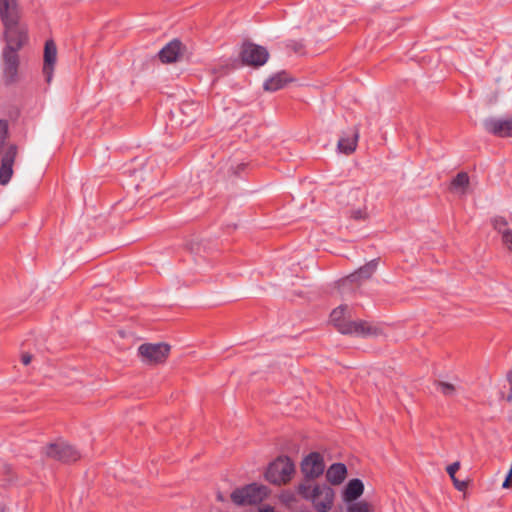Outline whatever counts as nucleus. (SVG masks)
Here are the masks:
<instances>
[{
	"instance_id": "dca6fc26",
	"label": "nucleus",
	"mask_w": 512,
	"mask_h": 512,
	"mask_svg": "<svg viewBox=\"0 0 512 512\" xmlns=\"http://www.w3.org/2000/svg\"><path fill=\"white\" fill-rule=\"evenodd\" d=\"M364 492V484L362 480L354 478L348 481L342 492V499L345 503L350 504L356 501Z\"/></svg>"
},
{
	"instance_id": "0eeeda50",
	"label": "nucleus",
	"mask_w": 512,
	"mask_h": 512,
	"mask_svg": "<svg viewBox=\"0 0 512 512\" xmlns=\"http://www.w3.org/2000/svg\"><path fill=\"white\" fill-rule=\"evenodd\" d=\"M325 464L323 456L318 452H311L301 462V471L305 477L304 481L311 483L324 472Z\"/></svg>"
},
{
	"instance_id": "6ab92c4d",
	"label": "nucleus",
	"mask_w": 512,
	"mask_h": 512,
	"mask_svg": "<svg viewBox=\"0 0 512 512\" xmlns=\"http://www.w3.org/2000/svg\"><path fill=\"white\" fill-rule=\"evenodd\" d=\"M358 138L359 132L355 128L350 135L341 137L338 140L337 147L339 151L346 155L353 153L356 149Z\"/></svg>"
},
{
	"instance_id": "72a5a7b5",
	"label": "nucleus",
	"mask_w": 512,
	"mask_h": 512,
	"mask_svg": "<svg viewBox=\"0 0 512 512\" xmlns=\"http://www.w3.org/2000/svg\"><path fill=\"white\" fill-rule=\"evenodd\" d=\"M507 381L512 388V369L507 373Z\"/></svg>"
},
{
	"instance_id": "412c9836",
	"label": "nucleus",
	"mask_w": 512,
	"mask_h": 512,
	"mask_svg": "<svg viewBox=\"0 0 512 512\" xmlns=\"http://www.w3.org/2000/svg\"><path fill=\"white\" fill-rule=\"evenodd\" d=\"M469 185V176L466 172H459L451 181L452 189H465Z\"/></svg>"
},
{
	"instance_id": "7c9ffc66",
	"label": "nucleus",
	"mask_w": 512,
	"mask_h": 512,
	"mask_svg": "<svg viewBox=\"0 0 512 512\" xmlns=\"http://www.w3.org/2000/svg\"><path fill=\"white\" fill-rule=\"evenodd\" d=\"M257 512H275L274 508L270 505H264L259 507Z\"/></svg>"
},
{
	"instance_id": "bb28decb",
	"label": "nucleus",
	"mask_w": 512,
	"mask_h": 512,
	"mask_svg": "<svg viewBox=\"0 0 512 512\" xmlns=\"http://www.w3.org/2000/svg\"><path fill=\"white\" fill-rule=\"evenodd\" d=\"M459 468H460L459 462H454L447 467V473L449 474V476L451 477L452 480L456 478L455 474L459 470Z\"/></svg>"
},
{
	"instance_id": "4468645a",
	"label": "nucleus",
	"mask_w": 512,
	"mask_h": 512,
	"mask_svg": "<svg viewBox=\"0 0 512 512\" xmlns=\"http://www.w3.org/2000/svg\"><path fill=\"white\" fill-rule=\"evenodd\" d=\"M182 48L181 41L173 39L158 52L159 59L162 63L176 62L182 53Z\"/></svg>"
},
{
	"instance_id": "7ed1b4c3",
	"label": "nucleus",
	"mask_w": 512,
	"mask_h": 512,
	"mask_svg": "<svg viewBox=\"0 0 512 512\" xmlns=\"http://www.w3.org/2000/svg\"><path fill=\"white\" fill-rule=\"evenodd\" d=\"M270 493L266 485L253 482L235 488L230 494V500L238 507L256 506L266 500Z\"/></svg>"
},
{
	"instance_id": "f03ea898",
	"label": "nucleus",
	"mask_w": 512,
	"mask_h": 512,
	"mask_svg": "<svg viewBox=\"0 0 512 512\" xmlns=\"http://www.w3.org/2000/svg\"><path fill=\"white\" fill-rule=\"evenodd\" d=\"M297 493L303 499L312 502L316 512H328L334 501V490L327 484L312 485L303 481L297 486Z\"/></svg>"
},
{
	"instance_id": "4be33fe9",
	"label": "nucleus",
	"mask_w": 512,
	"mask_h": 512,
	"mask_svg": "<svg viewBox=\"0 0 512 512\" xmlns=\"http://www.w3.org/2000/svg\"><path fill=\"white\" fill-rule=\"evenodd\" d=\"M373 510L372 505L363 500L356 503H350L347 512H371Z\"/></svg>"
},
{
	"instance_id": "39448f33",
	"label": "nucleus",
	"mask_w": 512,
	"mask_h": 512,
	"mask_svg": "<svg viewBox=\"0 0 512 512\" xmlns=\"http://www.w3.org/2000/svg\"><path fill=\"white\" fill-rule=\"evenodd\" d=\"M5 27L6 47L19 51L28 41V29L19 23V16L2 21Z\"/></svg>"
},
{
	"instance_id": "c756f323",
	"label": "nucleus",
	"mask_w": 512,
	"mask_h": 512,
	"mask_svg": "<svg viewBox=\"0 0 512 512\" xmlns=\"http://www.w3.org/2000/svg\"><path fill=\"white\" fill-rule=\"evenodd\" d=\"M281 498L283 502L289 503L294 500V495L292 493L286 492L282 494Z\"/></svg>"
},
{
	"instance_id": "b1692460",
	"label": "nucleus",
	"mask_w": 512,
	"mask_h": 512,
	"mask_svg": "<svg viewBox=\"0 0 512 512\" xmlns=\"http://www.w3.org/2000/svg\"><path fill=\"white\" fill-rule=\"evenodd\" d=\"M285 48L292 50L295 53H302L304 44L302 41L288 40L284 43Z\"/></svg>"
},
{
	"instance_id": "cd10ccee",
	"label": "nucleus",
	"mask_w": 512,
	"mask_h": 512,
	"mask_svg": "<svg viewBox=\"0 0 512 512\" xmlns=\"http://www.w3.org/2000/svg\"><path fill=\"white\" fill-rule=\"evenodd\" d=\"M452 481L459 491H464L467 487L466 481H459L457 478L453 479Z\"/></svg>"
},
{
	"instance_id": "f257e3e1",
	"label": "nucleus",
	"mask_w": 512,
	"mask_h": 512,
	"mask_svg": "<svg viewBox=\"0 0 512 512\" xmlns=\"http://www.w3.org/2000/svg\"><path fill=\"white\" fill-rule=\"evenodd\" d=\"M347 308V305H340L330 314V322L334 325L338 332L344 335H355L360 337L377 335L379 333V329L375 326H372L367 321H352L346 319L345 312Z\"/></svg>"
},
{
	"instance_id": "aec40b11",
	"label": "nucleus",
	"mask_w": 512,
	"mask_h": 512,
	"mask_svg": "<svg viewBox=\"0 0 512 512\" xmlns=\"http://www.w3.org/2000/svg\"><path fill=\"white\" fill-rule=\"evenodd\" d=\"M19 16L16 0H0L1 21Z\"/></svg>"
},
{
	"instance_id": "20e7f679",
	"label": "nucleus",
	"mask_w": 512,
	"mask_h": 512,
	"mask_svg": "<svg viewBox=\"0 0 512 512\" xmlns=\"http://www.w3.org/2000/svg\"><path fill=\"white\" fill-rule=\"evenodd\" d=\"M295 472V465L288 456H279L271 462L265 472V479L275 485L288 483Z\"/></svg>"
},
{
	"instance_id": "393cba45",
	"label": "nucleus",
	"mask_w": 512,
	"mask_h": 512,
	"mask_svg": "<svg viewBox=\"0 0 512 512\" xmlns=\"http://www.w3.org/2000/svg\"><path fill=\"white\" fill-rule=\"evenodd\" d=\"M502 241L507 249L512 251V229H506L502 232Z\"/></svg>"
},
{
	"instance_id": "9d476101",
	"label": "nucleus",
	"mask_w": 512,
	"mask_h": 512,
	"mask_svg": "<svg viewBox=\"0 0 512 512\" xmlns=\"http://www.w3.org/2000/svg\"><path fill=\"white\" fill-rule=\"evenodd\" d=\"M3 75L6 83H14L18 76L19 55L13 48L3 49Z\"/></svg>"
},
{
	"instance_id": "f8f14e48",
	"label": "nucleus",
	"mask_w": 512,
	"mask_h": 512,
	"mask_svg": "<svg viewBox=\"0 0 512 512\" xmlns=\"http://www.w3.org/2000/svg\"><path fill=\"white\" fill-rule=\"evenodd\" d=\"M17 155V146L11 144L7 147L1 158L0 165V184L6 185L9 183L13 175V164Z\"/></svg>"
},
{
	"instance_id": "2f4dec72",
	"label": "nucleus",
	"mask_w": 512,
	"mask_h": 512,
	"mask_svg": "<svg viewBox=\"0 0 512 512\" xmlns=\"http://www.w3.org/2000/svg\"><path fill=\"white\" fill-rule=\"evenodd\" d=\"M21 360L24 365H28L32 360V356L30 354H23Z\"/></svg>"
},
{
	"instance_id": "1a4fd4ad",
	"label": "nucleus",
	"mask_w": 512,
	"mask_h": 512,
	"mask_svg": "<svg viewBox=\"0 0 512 512\" xmlns=\"http://www.w3.org/2000/svg\"><path fill=\"white\" fill-rule=\"evenodd\" d=\"M170 351V346L165 343H145L139 346V355L146 363H160L163 362Z\"/></svg>"
},
{
	"instance_id": "f3484780",
	"label": "nucleus",
	"mask_w": 512,
	"mask_h": 512,
	"mask_svg": "<svg viewBox=\"0 0 512 512\" xmlns=\"http://www.w3.org/2000/svg\"><path fill=\"white\" fill-rule=\"evenodd\" d=\"M347 476V467L343 463H333L326 471V479L332 485H340Z\"/></svg>"
},
{
	"instance_id": "a878e982",
	"label": "nucleus",
	"mask_w": 512,
	"mask_h": 512,
	"mask_svg": "<svg viewBox=\"0 0 512 512\" xmlns=\"http://www.w3.org/2000/svg\"><path fill=\"white\" fill-rule=\"evenodd\" d=\"M506 225H507V221H506L504 218H502V217L496 218V219L494 220V228H495L496 230H498L501 234H502V232L505 230V229H503V228H504Z\"/></svg>"
},
{
	"instance_id": "c9c22d12",
	"label": "nucleus",
	"mask_w": 512,
	"mask_h": 512,
	"mask_svg": "<svg viewBox=\"0 0 512 512\" xmlns=\"http://www.w3.org/2000/svg\"><path fill=\"white\" fill-rule=\"evenodd\" d=\"M217 499H218L219 501H223V497H222V495H221L220 493H218V495H217Z\"/></svg>"
},
{
	"instance_id": "6e6552de",
	"label": "nucleus",
	"mask_w": 512,
	"mask_h": 512,
	"mask_svg": "<svg viewBox=\"0 0 512 512\" xmlns=\"http://www.w3.org/2000/svg\"><path fill=\"white\" fill-rule=\"evenodd\" d=\"M46 455L49 458L70 463L80 458V453L71 445L65 442L51 443L46 447Z\"/></svg>"
},
{
	"instance_id": "a211bd4d",
	"label": "nucleus",
	"mask_w": 512,
	"mask_h": 512,
	"mask_svg": "<svg viewBox=\"0 0 512 512\" xmlns=\"http://www.w3.org/2000/svg\"><path fill=\"white\" fill-rule=\"evenodd\" d=\"M378 259H373L348 276L351 282L369 279L376 271Z\"/></svg>"
},
{
	"instance_id": "473e14b6",
	"label": "nucleus",
	"mask_w": 512,
	"mask_h": 512,
	"mask_svg": "<svg viewBox=\"0 0 512 512\" xmlns=\"http://www.w3.org/2000/svg\"><path fill=\"white\" fill-rule=\"evenodd\" d=\"M364 216H363V213L361 210H357V211H354L353 212V218L355 219H362Z\"/></svg>"
},
{
	"instance_id": "2eb2a0df",
	"label": "nucleus",
	"mask_w": 512,
	"mask_h": 512,
	"mask_svg": "<svg viewBox=\"0 0 512 512\" xmlns=\"http://www.w3.org/2000/svg\"><path fill=\"white\" fill-rule=\"evenodd\" d=\"M294 81V78L286 71H280L270 76L263 84L265 91L275 92L284 88L287 84Z\"/></svg>"
},
{
	"instance_id": "423d86ee",
	"label": "nucleus",
	"mask_w": 512,
	"mask_h": 512,
	"mask_svg": "<svg viewBox=\"0 0 512 512\" xmlns=\"http://www.w3.org/2000/svg\"><path fill=\"white\" fill-rule=\"evenodd\" d=\"M240 58L244 65L260 67L269 59L268 50L252 42H244L241 47Z\"/></svg>"
},
{
	"instance_id": "c85d7f7f",
	"label": "nucleus",
	"mask_w": 512,
	"mask_h": 512,
	"mask_svg": "<svg viewBox=\"0 0 512 512\" xmlns=\"http://www.w3.org/2000/svg\"><path fill=\"white\" fill-rule=\"evenodd\" d=\"M512 486V475H510L509 473L507 474L503 484H502V487L505 488V489H508Z\"/></svg>"
},
{
	"instance_id": "9b49d317",
	"label": "nucleus",
	"mask_w": 512,
	"mask_h": 512,
	"mask_svg": "<svg viewBox=\"0 0 512 512\" xmlns=\"http://www.w3.org/2000/svg\"><path fill=\"white\" fill-rule=\"evenodd\" d=\"M486 132L500 138L512 137V117L501 119L490 117L483 121Z\"/></svg>"
},
{
	"instance_id": "ddd939ff",
	"label": "nucleus",
	"mask_w": 512,
	"mask_h": 512,
	"mask_svg": "<svg viewBox=\"0 0 512 512\" xmlns=\"http://www.w3.org/2000/svg\"><path fill=\"white\" fill-rule=\"evenodd\" d=\"M57 61V47L55 42L50 39L45 42L44 46V63L43 74L47 83H50L53 78L54 66Z\"/></svg>"
},
{
	"instance_id": "f704fd0d",
	"label": "nucleus",
	"mask_w": 512,
	"mask_h": 512,
	"mask_svg": "<svg viewBox=\"0 0 512 512\" xmlns=\"http://www.w3.org/2000/svg\"><path fill=\"white\" fill-rule=\"evenodd\" d=\"M507 401L508 402H512V388L510 387V391H509V394L507 395Z\"/></svg>"
},
{
	"instance_id": "5701e85b",
	"label": "nucleus",
	"mask_w": 512,
	"mask_h": 512,
	"mask_svg": "<svg viewBox=\"0 0 512 512\" xmlns=\"http://www.w3.org/2000/svg\"><path fill=\"white\" fill-rule=\"evenodd\" d=\"M437 389L443 393L445 396H452L455 393V387L454 385L444 382V381H437L436 382Z\"/></svg>"
}]
</instances>
